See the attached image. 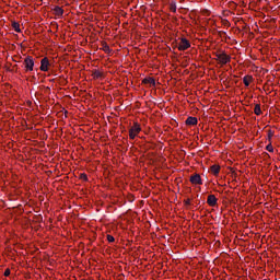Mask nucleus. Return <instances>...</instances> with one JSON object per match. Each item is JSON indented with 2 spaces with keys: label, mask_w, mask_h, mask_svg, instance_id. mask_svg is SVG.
Masks as SVG:
<instances>
[{
  "label": "nucleus",
  "mask_w": 280,
  "mask_h": 280,
  "mask_svg": "<svg viewBox=\"0 0 280 280\" xmlns=\"http://www.w3.org/2000/svg\"><path fill=\"white\" fill-rule=\"evenodd\" d=\"M272 137H275V131H272V129H269L267 135L268 143H272Z\"/></svg>",
  "instance_id": "obj_16"
},
{
  "label": "nucleus",
  "mask_w": 280,
  "mask_h": 280,
  "mask_svg": "<svg viewBox=\"0 0 280 280\" xmlns=\"http://www.w3.org/2000/svg\"><path fill=\"white\" fill-rule=\"evenodd\" d=\"M212 55L214 56L213 60H215L219 67H226V65H231L232 57L226 52V50L218 49L212 52Z\"/></svg>",
  "instance_id": "obj_1"
},
{
  "label": "nucleus",
  "mask_w": 280,
  "mask_h": 280,
  "mask_svg": "<svg viewBox=\"0 0 280 280\" xmlns=\"http://www.w3.org/2000/svg\"><path fill=\"white\" fill-rule=\"evenodd\" d=\"M190 47H191V43L187 38L185 37L179 38V43L177 45L178 51H187V49H189Z\"/></svg>",
  "instance_id": "obj_4"
},
{
  "label": "nucleus",
  "mask_w": 280,
  "mask_h": 280,
  "mask_svg": "<svg viewBox=\"0 0 280 280\" xmlns=\"http://www.w3.org/2000/svg\"><path fill=\"white\" fill-rule=\"evenodd\" d=\"M223 25L225 27H231V22H229V20H223Z\"/></svg>",
  "instance_id": "obj_23"
},
{
  "label": "nucleus",
  "mask_w": 280,
  "mask_h": 280,
  "mask_svg": "<svg viewBox=\"0 0 280 280\" xmlns=\"http://www.w3.org/2000/svg\"><path fill=\"white\" fill-rule=\"evenodd\" d=\"M101 49H102V51H104L105 54H110V46H108V43H106V42H102L101 43Z\"/></svg>",
  "instance_id": "obj_13"
},
{
  "label": "nucleus",
  "mask_w": 280,
  "mask_h": 280,
  "mask_svg": "<svg viewBox=\"0 0 280 280\" xmlns=\"http://www.w3.org/2000/svg\"><path fill=\"white\" fill-rule=\"evenodd\" d=\"M255 81V79L253 78V75L247 74L243 78V84L245 86H250V84H253V82Z\"/></svg>",
  "instance_id": "obj_9"
},
{
  "label": "nucleus",
  "mask_w": 280,
  "mask_h": 280,
  "mask_svg": "<svg viewBox=\"0 0 280 280\" xmlns=\"http://www.w3.org/2000/svg\"><path fill=\"white\" fill-rule=\"evenodd\" d=\"M107 242H109V244H113V242H115V236L107 234Z\"/></svg>",
  "instance_id": "obj_21"
},
{
  "label": "nucleus",
  "mask_w": 280,
  "mask_h": 280,
  "mask_svg": "<svg viewBox=\"0 0 280 280\" xmlns=\"http://www.w3.org/2000/svg\"><path fill=\"white\" fill-rule=\"evenodd\" d=\"M266 150L267 152H275V147H272V142H268V144L266 145Z\"/></svg>",
  "instance_id": "obj_19"
},
{
  "label": "nucleus",
  "mask_w": 280,
  "mask_h": 280,
  "mask_svg": "<svg viewBox=\"0 0 280 280\" xmlns=\"http://www.w3.org/2000/svg\"><path fill=\"white\" fill-rule=\"evenodd\" d=\"M10 273H11L10 268H7L4 270V277H10Z\"/></svg>",
  "instance_id": "obj_24"
},
{
  "label": "nucleus",
  "mask_w": 280,
  "mask_h": 280,
  "mask_svg": "<svg viewBox=\"0 0 280 280\" xmlns=\"http://www.w3.org/2000/svg\"><path fill=\"white\" fill-rule=\"evenodd\" d=\"M170 10H171V12L176 13V2H171Z\"/></svg>",
  "instance_id": "obj_20"
},
{
  "label": "nucleus",
  "mask_w": 280,
  "mask_h": 280,
  "mask_svg": "<svg viewBox=\"0 0 280 280\" xmlns=\"http://www.w3.org/2000/svg\"><path fill=\"white\" fill-rule=\"evenodd\" d=\"M11 27L14 30V32L21 34V24L19 22H12Z\"/></svg>",
  "instance_id": "obj_14"
},
{
  "label": "nucleus",
  "mask_w": 280,
  "mask_h": 280,
  "mask_svg": "<svg viewBox=\"0 0 280 280\" xmlns=\"http://www.w3.org/2000/svg\"><path fill=\"white\" fill-rule=\"evenodd\" d=\"M184 205H185V207H189V206H191V199H185L184 200Z\"/></svg>",
  "instance_id": "obj_22"
},
{
  "label": "nucleus",
  "mask_w": 280,
  "mask_h": 280,
  "mask_svg": "<svg viewBox=\"0 0 280 280\" xmlns=\"http://www.w3.org/2000/svg\"><path fill=\"white\" fill-rule=\"evenodd\" d=\"M80 180H83L84 183H89V176L86 173H81L79 176Z\"/></svg>",
  "instance_id": "obj_18"
},
{
  "label": "nucleus",
  "mask_w": 280,
  "mask_h": 280,
  "mask_svg": "<svg viewBox=\"0 0 280 280\" xmlns=\"http://www.w3.org/2000/svg\"><path fill=\"white\" fill-rule=\"evenodd\" d=\"M49 67H51V63L49 62V58L44 57V58L40 60L39 71L47 72V71H49Z\"/></svg>",
  "instance_id": "obj_5"
},
{
  "label": "nucleus",
  "mask_w": 280,
  "mask_h": 280,
  "mask_svg": "<svg viewBox=\"0 0 280 280\" xmlns=\"http://www.w3.org/2000/svg\"><path fill=\"white\" fill-rule=\"evenodd\" d=\"M254 114L257 115V116L261 115V105L260 104L255 105Z\"/></svg>",
  "instance_id": "obj_17"
},
{
  "label": "nucleus",
  "mask_w": 280,
  "mask_h": 280,
  "mask_svg": "<svg viewBox=\"0 0 280 280\" xmlns=\"http://www.w3.org/2000/svg\"><path fill=\"white\" fill-rule=\"evenodd\" d=\"M220 170H222V167L219 164H213L210 166V172L213 174V176H220Z\"/></svg>",
  "instance_id": "obj_8"
},
{
  "label": "nucleus",
  "mask_w": 280,
  "mask_h": 280,
  "mask_svg": "<svg viewBox=\"0 0 280 280\" xmlns=\"http://www.w3.org/2000/svg\"><path fill=\"white\" fill-rule=\"evenodd\" d=\"M207 205H209V207H215L218 205V198L215 197V195L208 196Z\"/></svg>",
  "instance_id": "obj_7"
},
{
  "label": "nucleus",
  "mask_w": 280,
  "mask_h": 280,
  "mask_svg": "<svg viewBox=\"0 0 280 280\" xmlns=\"http://www.w3.org/2000/svg\"><path fill=\"white\" fill-rule=\"evenodd\" d=\"M189 182L191 183V185H202V177L200 176V174L195 173L192 175H190L189 177Z\"/></svg>",
  "instance_id": "obj_6"
},
{
  "label": "nucleus",
  "mask_w": 280,
  "mask_h": 280,
  "mask_svg": "<svg viewBox=\"0 0 280 280\" xmlns=\"http://www.w3.org/2000/svg\"><path fill=\"white\" fill-rule=\"evenodd\" d=\"M102 75H104V74L100 70H94L92 72L93 80H100V78H102Z\"/></svg>",
  "instance_id": "obj_15"
},
{
  "label": "nucleus",
  "mask_w": 280,
  "mask_h": 280,
  "mask_svg": "<svg viewBox=\"0 0 280 280\" xmlns=\"http://www.w3.org/2000/svg\"><path fill=\"white\" fill-rule=\"evenodd\" d=\"M55 16H62L65 14V9L62 7H55L54 8Z\"/></svg>",
  "instance_id": "obj_12"
},
{
  "label": "nucleus",
  "mask_w": 280,
  "mask_h": 280,
  "mask_svg": "<svg viewBox=\"0 0 280 280\" xmlns=\"http://www.w3.org/2000/svg\"><path fill=\"white\" fill-rule=\"evenodd\" d=\"M186 126H198V118L196 117H188L186 119Z\"/></svg>",
  "instance_id": "obj_11"
},
{
  "label": "nucleus",
  "mask_w": 280,
  "mask_h": 280,
  "mask_svg": "<svg viewBox=\"0 0 280 280\" xmlns=\"http://www.w3.org/2000/svg\"><path fill=\"white\" fill-rule=\"evenodd\" d=\"M141 133V124L133 121L132 126L129 128V139L135 141L137 137Z\"/></svg>",
  "instance_id": "obj_2"
},
{
  "label": "nucleus",
  "mask_w": 280,
  "mask_h": 280,
  "mask_svg": "<svg viewBox=\"0 0 280 280\" xmlns=\"http://www.w3.org/2000/svg\"><path fill=\"white\" fill-rule=\"evenodd\" d=\"M23 65H24V69H25V72H32L34 71V57L32 56H26L24 61H23Z\"/></svg>",
  "instance_id": "obj_3"
},
{
  "label": "nucleus",
  "mask_w": 280,
  "mask_h": 280,
  "mask_svg": "<svg viewBox=\"0 0 280 280\" xmlns=\"http://www.w3.org/2000/svg\"><path fill=\"white\" fill-rule=\"evenodd\" d=\"M142 84H150V86H156V80H154V78L152 77L144 78L142 80Z\"/></svg>",
  "instance_id": "obj_10"
}]
</instances>
